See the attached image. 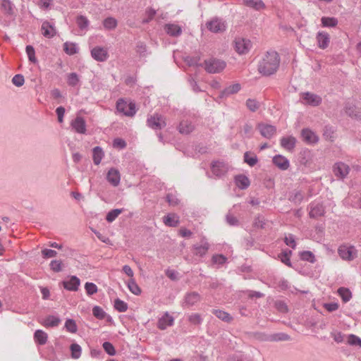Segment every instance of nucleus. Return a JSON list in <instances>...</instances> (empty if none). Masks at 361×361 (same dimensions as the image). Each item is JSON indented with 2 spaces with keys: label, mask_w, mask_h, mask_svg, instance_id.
Wrapping results in <instances>:
<instances>
[{
  "label": "nucleus",
  "mask_w": 361,
  "mask_h": 361,
  "mask_svg": "<svg viewBox=\"0 0 361 361\" xmlns=\"http://www.w3.org/2000/svg\"><path fill=\"white\" fill-rule=\"evenodd\" d=\"M279 64V54L275 51H267L259 63L258 71L264 76H269L277 71Z\"/></svg>",
  "instance_id": "1"
},
{
  "label": "nucleus",
  "mask_w": 361,
  "mask_h": 361,
  "mask_svg": "<svg viewBox=\"0 0 361 361\" xmlns=\"http://www.w3.org/2000/svg\"><path fill=\"white\" fill-rule=\"evenodd\" d=\"M60 322L59 317L50 315L45 319L43 325L46 327H55L59 324Z\"/></svg>",
  "instance_id": "39"
},
{
  "label": "nucleus",
  "mask_w": 361,
  "mask_h": 361,
  "mask_svg": "<svg viewBox=\"0 0 361 361\" xmlns=\"http://www.w3.org/2000/svg\"><path fill=\"white\" fill-rule=\"evenodd\" d=\"M290 336L285 333H276L273 334H270V342H277V341H290Z\"/></svg>",
  "instance_id": "36"
},
{
  "label": "nucleus",
  "mask_w": 361,
  "mask_h": 361,
  "mask_svg": "<svg viewBox=\"0 0 361 361\" xmlns=\"http://www.w3.org/2000/svg\"><path fill=\"white\" fill-rule=\"evenodd\" d=\"M303 199L304 195L300 190H293L288 197V200L295 204H300Z\"/></svg>",
  "instance_id": "32"
},
{
  "label": "nucleus",
  "mask_w": 361,
  "mask_h": 361,
  "mask_svg": "<svg viewBox=\"0 0 361 361\" xmlns=\"http://www.w3.org/2000/svg\"><path fill=\"white\" fill-rule=\"evenodd\" d=\"M70 349L71 351V357L73 359H78L80 357L82 349H81V347L78 344H77V343L71 344L70 346Z\"/></svg>",
  "instance_id": "50"
},
{
  "label": "nucleus",
  "mask_w": 361,
  "mask_h": 361,
  "mask_svg": "<svg viewBox=\"0 0 361 361\" xmlns=\"http://www.w3.org/2000/svg\"><path fill=\"white\" fill-rule=\"evenodd\" d=\"M128 288L132 293L136 295H139L141 293V289L140 288L134 279H130L128 281Z\"/></svg>",
  "instance_id": "45"
},
{
  "label": "nucleus",
  "mask_w": 361,
  "mask_h": 361,
  "mask_svg": "<svg viewBox=\"0 0 361 361\" xmlns=\"http://www.w3.org/2000/svg\"><path fill=\"white\" fill-rule=\"evenodd\" d=\"M228 165L224 161H215L211 164L212 173L217 178L224 176L228 171Z\"/></svg>",
  "instance_id": "7"
},
{
  "label": "nucleus",
  "mask_w": 361,
  "mask_h": 361,
  "mask_svg": "<svg viewBox=\"0 0 361 361\" xmlns=\"http://www.w3.org/2000/svg\"><path fill=\"white\" fill-rule=\"evenodd\" d=\"M147 124L153 130H161L166 126L164 117L159 114L149 116L147 119Z\"/></svg>",
  "instance_id": "5"
},
{
  "label": "nucleus",
  "mask_w": 361,
  "mask_h": 361,
  "mask_svg": "<svg viewBox=\"0 0 361 361\" xmlns=\"http://www.w3.org/2000/svg\"><path fill=\"white\" fill-rule=\"evenodd\" d=\"M325 209L320 203H311L310 204L309 216L310 218L317 219L324 215Z\"/></svg>",
  "instance_id": "13"
},
{
  "label": "nucleus",
  "mask_w": 361,
  "mask_h": 361,
  "mask_svg": "<svg viewBox=\"0 0 361 361\" xmlns=\"http://www.w3.org/2000/svg\"><path fill=\"white\" fill-rule=\"evenodd\" d=\"M322 25L326 27H334L338 25V19L334 17H322L321 19Z\"/></svg>",
  "instance_id": "37"
},
{
  "label": "nucleus",
  "mask_w": 361,
  "mask_h": 361,
  "mask_svg": "<svg viewBox=\"0 0 361 361\" xmlns=\"http://www.w3.org/2000/svg\"><path fill=\"white\" fill-rule=\"evenodd\" d=\"M301 137L305 142L310 145L316 144L319 141V137L314 132L309 128L302 130Z\"/></svg>",
  "instance_id": "12"
},
{
  "label": "nucleus",
  "mask_w": 361,
  "mask_h": 361,
  "mask_svg": "<svg viewBox=\"0 0 361 361\" xmlns=\"http://www.w3.org/2000/svg\"><path fill=\"white\" fill-rule=\"evenodd\" d=\"M243 4L257 11H259L265 7L262 0H243Z\"/></svg>",
  "instance_id": "30"
},
{
  "label": "nucleus",
  "mask_w": 361,
  "mask_h": 361,
  "mask_svg": "<svg viewBox=\"0 0 361 361\" xmlns=\"http://www.w3.org/2000/svg\"><path fill=\"white\" fill-rule=\"evenodd\" d=\"M200 300L201 296L197 292L193 291L187 293L184 297L183 307H192L199 302Z\"/></svg>",
  "instance_id": "10"
},
{
  "label": "nucleus",
  "mask_w": 361,
  "mask_h": 361,
  "mask_svg": "<svg viewBox=\"0 0 361 361\" xmlns=\"http://www.w3.org/2000/svg\"><path fill=\"white\" fill-rule=\"evenodd\" d=\"M93 162L95 165H99L104 157V152L102 147L97 146L93 148Z\"/></svg>",
  "instance_id": "35"
},
{
  "label": "nucleus",
  "mask_w": 361,
  "mask_h": 361,
  "mask_svg": "<svg viewBox=\"0 0 361 361\" xmlns=\"http://www.w3.org/2000/svg\"><path fill=\"white\" fill-rule=\"evenodd\" d=\"M41 29L43 36L47 38H51L56 34L54 25L47 20L42 23Z\"/></svg>",
  "instance_id": "20"
},
{
  "label": "nucleus",
  "mask_w": 361,
  "mask_h": 361,
  "mask_svg": "<svg viewBox=\"0 0 361 361\" xmlns=\"http://www.w3.org/2000/svg\"><path fill=\"white\" fill-rule=\"evenodd\" d=\"M292 255L291 250L284 251L279 255L281 261L289 267H292L290 257Z\"/></svg>",
  "instance_id": "46"
},
{
  "label": "nucleus",
  "mask_w": 361,
  "mask_h": 361,
  "mask_svg": "<svg viewBox=\"0 0 361 361\" xmlns=\"http://www.w3.org/2000/svg\"><path fill=\"white\" fill-rule=\"evenodd\" d=\"M235 183L236 186L240 190L247 189L250 185V181L247 176L243 174L237 175L234 178Z\"/></svg>",
  "instance_id": "24"
},
{
  "label": "nucleus",
  "mask_w": 361,
  "mask_h": 361,
  "mask_svg": "<svg viewBox=\"0 0 361 361\" xmlns=\"http://www.w3.org/2000/svg\"><path fill=\"white\" fill-rule=\"evenodd\" d=\"M114 308L119 312H124L128 310V304L123 300L117 298L114 300Z\"/></svg>",
  "instance_id": "48"
},
{
  "label": "nucleus",
  "mask_w": 361,
  "mask_h": 361,
  "mask_svg": "<svg viewBox=\"0 0 361 361\" xmlns=\"http://www.w3.org/2000/svg\"><path fill=\"white\" fill-rule=\"evenodd\" d=\"M281 146L284 148L285 149L292 152L296 144V139L293 136H288V137H283L281 139Z\"/></svg>",
  "instance_id": "22"
},
{
  "label": "nucleus",
  "mask_w": 361,
  "mask_h": 361,
  "mask_svg": "<svg viewBox=\"0 0 361 361\" xmlns=\"http://www.w3.org/2000/svg\"><path fill=\"white\" fill-rule=\"evenodd\" d=\"M163 221L165 225L171 227H176L179 224L178 217L174 214H169L164 216Z\"/></svg>",
  "instance_id": "29"
},
{
  "label": "nucleus",
  "mask_w": 361,
  "mask_h": 361,
  "mask_svg": "<svg viewBox=\"0 0 361 361\" xmlns=\"http://www.w3.org/2000/svg\"><path fill=\"white\" fill-rule=\"evenodd\" d=\"M173 317L169 315L168 312H166L159 319L157 322V327L160 330H165L167 327L173 326Z\"/></svg>",
  "instance_id": "14"
},
{
  "label": "nucleus",
  "mask_w": 361,
  "mask_h": 361,
  "mask_svg": "<svg viewBox=\"0 0 361 361\" xmlns=\"http://www.w3.org/2000/svg\"><path fill=\"white\" fill-rule=\"evenodd\" d=\"M76 23L80 30H84L88 27L90 21L85 16L80 15L77 17Z\"/></svg>",
  "instance_id": "44"
},
{
  "label": "nucleus",
  "mask_w": 361,
  "mask_h": 361,
  "mask_svg": "<svg viewBox=\"0 0 361 361\" xmlns=\"http://www.w3.org/2000/svg\"><path fill=\"white\" fill-rule=\"evenodd\" d=\"M80 79L76 73H71L67 75V83L69 86L75 87L79 83Z\"/></svg>",
  "instance_id": "47"
},
{
  "label": "nucleus",
  "mask_w": 361,
  "mask_h": 361,
  "mask_svg": "<svg viewBox=\"0 0 361 361\" xmlns=\"http://www.w3.org/2000/svg\"><path fill=\"white\" fill-rule=\"evenodd\" d=\"M226 221L230 226H238L239 224L238 219L230 212L226 214Z\"/></svg>",
  "instance_id": "64"
},
{
  "label": "nucleus",
  "mask_w": 361,
  "mask_h": 361,
  "mask_svg": "<svg viewBox=\"0 0 361 361\" xmlns=\"http://www.w3.org/2000/svg\"><path fill=\"white\" fill-rule=\"evenodd\" d=\"M118 25L117 20L113 17H108L103 21V25L106 30H114Z\"/></svg>",
  "instance_id": "42"
},
{
  "label": "nucleus",
  "mask_w": 361,
  "mask_h": 361,
  "mask_svg": "<svg viewBox=\"0 0 361 361\" xmlns=\"http://www.w3.org/2000/svg\"><path fill=\"white\" fill-rule=\"evenodd\" d=\"M209 248V244L204 238H202L200 244H195L192 246V253L196 256L202 257L207 254Z\"/></svg>",
  "instance_id": "11"
},
{
  "label": "nucleus",
  "mask_w": 361,
  "mask_h": 361,
  "mask_svg": "<svg viewBox=\"0 0 361 361\" xmlns=\"http://www.w3.org/2000/svg\"><path fill=\"white\" fill-rule=\"evenodd\" d=\"M188 321L194 325L200 324L202 322L201 315L198 313L192 314L188 317Z\"/></svg>",
  "instance_id": "60"
},
{
  "label": "nucleus",
  "mask_w": 361,
  "mask_h": 361,
  "mask_svg": "<svg viewBox=\"0 0 361 361\" xmlns=\"http://www.w3.org/2000/svg\"><path fill=\"white\" fill-rule=\"evenodd\" d=\"M244 161L250 166H254L258 161L257 157L250 152H246L244 154Z\"/></svg>",
  "instance_id": "43"
},
{
  "label": "nucleus",
  "mask_w": 361,
  "mask_h": 361,
  "mask_svg": "<svg viewBox=\"0 0 361 361\" xmlns=\"http://www.w3.org/2000/svg\"><path fill=\"white\" fill-rule=\"evenodd\" d=\"M12 82L16 87H21L25 82V79L23 75L17 74L12 78Z\"/></svg>",
  "instance_id": "63"
},
{
  "label": "nucleus",
  "mask_w": 361,
  "mask_h": 361,
  "mask_svg": "<svg viewBox=\"0 0 361 361\" xmlns=\"http://www.w3.org/2000/svg\"><path fill=\"white\" fill-rule=\"evenodd\" d=\"M204 69L209 73H217L223 71L226 67L224 61L216 59H209L204 62Z\"/></svg>",
  "instance_id": "2"
},
{
  "label": "nucleus",
  "mask_w": 361,
  "mask_h": 361,
  "mask_svg": "<svg viewBox=\"0 0 361 361\" xmlns=\"http://www.w3.org/2000/svg\"><path fill=\"white\" fill-rule=\"evenodd\" d=\"M80 284V281L75 276H72L69 281H63L64 288L71 291H76Z\"/></svg>",
  "instance_id": "25"
},
{
  "label": "nucleus",
  "mask_w": 361,
  "mask_h": 361,
  "mask_svg": "<svg viewBox=\"0 0 361 361\" xmlns=\"http://www.w3.org/2000/svg\"><path fill=\"white\" fill-rule=\"evenodd\" d=\"M85 288L88 295H92L96 293L98 290L97 286L91 282H87L85 285Z\"/></svg>",
  "instance_id": "57"
},
{
  "label": "nucleus",
  "mask_w": 361,
  "mask_h": 361,
  "mask_svg": "<svg viewBox=\"0 0 361 361\" xmlns=\"http://www.w3.org/2000/svg\"><path fill=\"white\" fill-rule=\"evenodd\" d=\"M240 90V85L239 83H235L228 87H226L220 93L221 97H228L231 94L237 93Z\"/></svg>",
  "instance_id": "28"
},
{
  "label": "nucleus",
  "mask_w": 361,
  "mask_h": 361,
  "mask_svg": "<svg viewBox=\"0 0 361 361\" xmlns=\"http://www.w3.org/2000/svg\"><path fill=\"white\" fill-rule=\"evenodd\" d=\"M348 343L350 345L361 347V338L354 334H350L348 337Z\"/></svg>",
  "instance_id": "55"
},
{
  "label": "nucleus",
  "mask_w": 361,
  "mask_h": 361,
  "mask_svg": "<svg viewBox=\"0 0 361 361\" xmlns=\"http://www.w3.org/2000/svg\"><path fill=\"white\" fill-rule=\"evenodd\" d=\"M63 51L71 56L78 53V49L75 43L66 42L63 44Z\"/></svg>",
  "instance_id": "40"
},
{
  "label": "nucleus",
  "mask_w": 361,
  "mask_h": 361,
  "mask_svg": "<svg viewBox=\"0 0 361 361\" xmlns=\"http://www.w3.org/2000/svg\"><path fill=\"white\" fill-rule=\"evenodd\" d=\"M235 49L239 54H247L251 48V42L245 38H235L234 41Z\"/></svg>",
  "instance_id": "8"
},
{
  "label": "nucleus",
  "mask_w": 361,
  "mask_h": 361,
  "mask_svg": "<svg viewBox=\"0 0 361 361\" xmlns=\"http://www.w3.org/2000/svg\"><path fill=\"white\" fill-rule=\"evenodd\" d=\"M339 256L344 260L352 261L357 257V250L353 245H341L338 249Z\"/></svg>",
  "instance_id": "3"
},
{
  "label": "nucleus",
  "mask_w": 361,
  "mask_h": 361,
  "mask_svg": "<svg viewBox=\"0 0 361 361\" xmlns=\"http://www.w3.org/2000/svg\"><path fill=\"white\" fill-rule=\"evenodd\" d=\"M65 327L68 332L72 334H75L78 331L76 323L72 319H68L66 321Z\"/></svg>",
  "instance_id": "52"
},
{
  "label": "nucleus",
  "mask_w": 361,
  "mask_h": 361,
  "mask_svg": "<svg viewBox=\"0 0 361 361\" xmlns=\"http://www.w3.org/2000/svg\"><path fill=\"white\" fill-rule=\"evenodd\" d=\"M1 10L8 17L15 16V6L10 0H2Z\"/></svg>",
  "instance_id": "21"
},
{
  "label": "nucleus",
  "mask_w": 361,
  "mask_h": 361,
  "mask_svg": "<svg viewBox=\"0 0 361 361\" xmlns=\"http://www.w3.org/2000/svg\"><path fill=\"white\" fill-rule=\"evenodd\" d=\"M49 266L50 269L54 272H60L62 270V262L61 260H52Z\"/></svg>",
  "instance_id": "61"
},
{
  "label": "nucleus",
  "mask_w": 361,
  "mask_h": 361,
  "mask_svg": "<svg viewBox=\"0 0 361 361\" xmlns=\"http://www.w3.org/2000/svg\"><path fill=\"white\" fill-rule=\"evenodd\" d=\"M145 14L147 17L142 20V22L143 24L148 23L154 18L156 15V11L152 8H149L146 10Z\"/></svg>",
  "instance_id": "62"
},
{
  "label": "nucleus",
  "mask_w": 361,
  "mask_h": 361,
  "mask_svg": "<svg viewBox=\"0 0 361 361\" xmlns=\"http://www.w3.org/2000/svg\"><path fill=\"white\" fill-rule=\"evenodd\" d=\"M316 39L318 47L322 49H325L328 47L330 42V36L326 32H319L317 34Z\"/></svg>",
  "instance_id": "19"
},
{
  "label": "nucleus",
  "mask_w": 361,
  "mask_h": 361,
  "mask_svg": "<svg viewBox=\"0 0 361 361\" xmlns=\"http://www.w3.org/2000/svg\"><path fill=\"white\" fill-rule=\"evenodd\" d=\"M227 261V258L223 255H214L212 257V262L213 264L222 265Z\"/></svg>",
  "instance_id": "58"
},
{
  "label": "nucleus",
  "mask_w": 361,
  "mask_h": 361,
  "mask_svg": "<svg viewBox=\"0 0 361 361\" xmlns=\"http://www.w3.org/2000/svg\"><path fill=\"white\" fill-rule=\"evenodd\" d=\"M335 129L331 126H325L323 129V137L326 140L333 141L334 138Z\"/></svg>",
  "instance_id": "41"
},
{
  "label": "nucleus",
  "mask_w": 361,
  "mask_h": 361,
  "mask_svg": "<svg viewBox=\"0 0 361 361\" xmlns=\"http://www.w3.org/2000/svg\"><path fill=\"white\" fill-rule=\"evenodd\" d=\"M300 259L303 261H307L314 263L316 261L314 254L311 251H302L300 252Z\"/></svg>",
  "instance_id": "51"
},
{
  "label": "nucleus",
  "mask_w": 361,
  "mask_h": 361,
  "mask_svg": "<svg viewBox=\"0 0 361 361\" xmlns=\"http://www.w3.org/2000/svg\"><path fill=\"white\" fill-rule=\"evenodd\" d=\"M194 130V126L188 121H181L178 126V130L181 134H189Z\"/></svg>",
  "instance_id": "34"
},
{
  "label": "nucleus",
  "mask_w": 361,
  "mask_h": 361,
  "mask_svg": "<svg viewBox=\"0 0 361 361\" xmlns=\"http://www.w3.org/2000/svg\"><path fill=\"white\" fill-rule=\"evenodd\" d=\"M338 293L344 302H348L352 298V293L350 290L347 288H339L338 289Z\"/></svg>",
  "instance_id": "38"
},
{
  "label": "nucleus",
  "mask_w": 361,
  "mask_h": 361,
  "mask_svg": "<svg viewBox=\"0 0 361 361\" xmlns=\"http://www.w3.org/2000/svg\"><path fill=\"white\" fill-rule=\"evenodd\" d=\"M272 161L274 164L281 170H286L290 166L288 159L280 154L274 156Z\"/></svg>",
  "instance_id": "23"
},
{
  "label": "nucleus",
  "mask_w": 361,
  "mask_h": 361,
  "mask_svg": "<svg viewBox=\"0 0 361 361\" xmlns=\"http://www.w3.org/2000/svg\"><path fill=\"white\" fill-rule=\"evenodd\" d=\"M246 106L247 107V109L249 110H250L252 112H255L259 109V105L257 100L252 99H248L246 101Z\"/></svg>",
  "instance_id": "56"
},
{
  "label": "nucleus",
  "mask_w": 361,
  "mask_h": 361,
  "mask_svg": "<svg viewBox=\"0 0 361 361\" xmlns=\"http://www.w3.org/2000/svg\"><path fill=\"white\" fill-rule=\"evenodd\" d=\"M48 336L42 330H37L34 334V339L39 345H43L47 341Z\"/></svg>",
  "instance_id": "31"
},
{
  "label": "nucleus",
  "mask_w": 361,
  "mask_h": 361,
  "mask_svg": "<svg viewBox=\"0 0 361 361\" xmlns=\"http://www.w3.org/2000/svg\"><path fill=\"white\" fill-rule=\"evenodd\" d=\"M116 109L119 113L127 116H133L135 114V105L134 103H127L123 99H119L116 102Z\"/></svg>",
  "instance_id": "4"
},
{
  "label": "nucleus",
  "mask_w": 361,
  "mask_h": 361,
  "mask_svg": "<svg viewBox=\"0 0 361 361\" xmlns=\"http://www.w3.org/2000/svg\"><path fill=\"white\" fill-rule=\"evenodd\" d=\"M71 126L78 133L85 134L86 133V122L85 119L80 116H77L73 120Z\"/></svg>",
  "instance_id": "15"
},
{
  "label": "nucleus",
  "mask_w": 361,
  "mask_h": 361,
  "mask_svg": "<svg viewBox=\"0 0 361 361\" xmlns=\"http://www.w3.org/2000/svg\"><path fill=\"white\" fill-rule=\"evenodd\" d=\"M212 314H214L217 318L225 322H231L233 320V317L228 312L221 310H213Z\"/></svg>",
  "instance_id": "33"
},
{
  "label": "nucleus",
  "mask_w": 361,
  "mask_h": 361,
  "mask_svg": "<svg viewBox=\"0 0 361 361\" xmlns=\"http://www.w3.org/2000/svg\"><path fill=\"white\" fill-rule=\"evenodd\" d=\"M207 28L214 33L223 32L226 29V24L222 19L214 18L206 24Z\"/></svg>",
  "instance_id": "6"
},
{
  "label": "nucleus",
  "mask_w": 361,
  "mask_h": 361,
  "mask_svg": "<svg viewBox=\"0 0 361 361\" xmlns=\"http://www.w3.org/2000/svg\"><path fill=\"white\" fill-rule=\"evenodd\" d=\"M91 56L95 61L104 62L107 60L109 54L106 48L95 47L91 50Z\"/></svg>",
  "instance_id": "9"
},
{
  "label": "nucleus",
  "mask_w": 361,
  "mask_h": 361,
  "mask_svg": "<svg viewBox=\"0 0 361 361\" xmlns=\"http://www.w3.org/2000/svg\"><path fill=\"white\" fill-rule=\"evenodd\" d=\"M302 99L305 104L317 106L322 103V98L317 94L307 92L302 94Z\"/></svg>",
  "instance_id": "16"
},
{
  "label": "nucleus",
  "mask_w": 361,
  "mask_h": 361,
  "mask_svg": "<svg viewBox=\"0 0 361 361\" xmlns=\"http://www.w3.org/2000/svg\"><path fill=\"white\" fill-rule=\"evenodd\" d=\"M334 173L337 178H344L349 173V166L342 162L336 163L334 166Z\"/></svg>",
  "instance_id": "18"
},
{
  "label": "nucleus",
  "mask_w": 361,
  "mask_h": 361,
  "mask_svg": "<svg viewBox=\"0 0 361 361\" xmlns=\"http://www.w3.org/2000/svg\"><path fill=\"white\" fill-rule=\"evenodd\" d=\"M92 314L94 317L99 319H103L106 318V314L104 310L99 306H94L92 309Z\"/></svg>",
  "instance_id": "53"
},
{
  "label": "nucleus",
  "mask_w": 361,
  "mask_h": 361,
  "mask_svg": "<svg viewBox=\"0 0 361 361\" xmlns=\"http://www.w3.org/2000/svg\"><path fill=\"white\" fill-rule=\"evenodd\" d=\"M102 346L104 350L108 355L113 356L116 354L115 348L111 343L106 341L103 343Z\"/></svg>",
  "instance_id": "59"
},
{
  "label": "nucleus",
  "mask_w": 361,
  "mask_h": 361,
  "mask_svg": "<svg viewBox=\"0 0 361 361\" xmlns=\"http://www.w3.org/2000/svg\"><path fill=\"white\" fill-rule=\"evenodd\" d=\"M122 212V209H112L110 212H108L106 216V220L108 222H112L114 221L117 216Z\"/></svg>",
  "instance_id": "54"
},
{
  "label": "nucleus",
  "mask_w": 361,
  "mask_h": 361,
  "mask_svg": "<svg viewBox=\"0 0 361 361\" xmlns=\"http://www.w3.org/2000/svg\"><path fill=\"white\" fill-rule=\"evenodd\" d=\"M166 32L171 37H178L181 35V27L175 24H166L164 27Z\"/></svg>",
  "instance_id": "27"
},
{
  "label": "nucleus",
  "mask_w": 361,
  "mask_h": 361,
  "mask_svg": "<svg viewBox=\"0 0 361 361\" xmlns=\"http://www.w3.org/2000/svg\"><path fill=\"white\" fill-rule=\"evenodd\" d=\"M258 129L261 135L267 139H270L276 132V128L272 125L260 123L258 125Z\"/></svg>",
  "instance_id": "17"
},
{
  "label": "nucleus",
  "mask_w": 361,
  "mask_h": 361,
  "mask_svg": "<svg viewBox=\"0 0 361 361\" xmlns=\"http://www.w3.org/2000/svg\"><path fill=\"white\" fill-rule=\"evenodd\" d=\"M106 179L113 186H117L121 180L119 171L114 168L111 169L108 171Z\"/></svg>",
  "instance_id": "26"
},
{
  "label": "nucleus",
  "mask_w": 361,
  "mask_h": 361,
  "mask_svg": "<svg viewBox=\"0 0 361 361\" xmlns=\"http://www.w3.org/2000/svg\"><path fill=\"white\" fill-rule=\"evenodd\" d=\"M25 51L29 61L33 63H37V59L35 57V51L34 47L32 45H27Z\"/></svg>",
  "instance_id": "49"
}]
</instances>
